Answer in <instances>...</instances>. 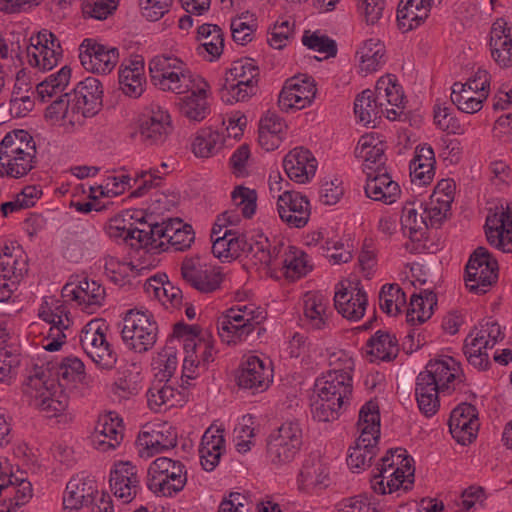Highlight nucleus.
<instances>
[{"label":"nucleus","instance_id":"nucleus-9","mask_svg":"<svg viewBox=\"0 0 512 512\" xmlns=\"http://www.w3.org/2000/svg\"><path fill=\"white\" fill-rule=\"evenodd\" d=\"M465 284L470 292L485 294L498 279V262L484 247H478L466 265Z\"/></svg>","mask_w":512,"mask_h":512},{"label":"nucleus","instance_id":"nucleus-53","mask_svg":"<svg viewBox=\"0 0 512 512\" xmlns=\"http://www.w3.org/2000/svg\"><path fill=\"white\" fill-rule=\"evenodd\" d=\"M503 337L504 334L501 331L500 325L495 320L489 318L480 324L479 331L471 340L481 344V347L493 348Z\"/></svg>","mask_w":512,"mask_h":512},{"label":"nucleus","instance_id":"nucleus-23","mask_svg":"<svg viewBox=\"0 0 512 512\" xmlns=\"http://www.w3.org/2000/svg\"><path fill=\"white\" fill-rule=\"evenodd\" d=\"M491 55L503 68L512 66V27L504 19H497L490 31Z\"/></svg>","mask_w":512,"mask_h":512},{"label":"nucleus","instance_id":"nucleus-42","mask_svg":"<svg viewBox=\"0 0 512 512\" xmlns=\"http://www.w3.org/2000/svg\"><path fill=\"white\" fill-rule=\"evenodd\" d=\"M415 204V202L405 203L402 209L401 225L404 231L408 230L411 240L420 241L428 228V222L425 216L419 215Z\"/></svg>","mask_w":512,"mask_h":512},{"label":"nucleus","instance_id":"nucleus-45","mask_svg":"<svg viewBox=\"0 0 512 512\" xmlns=\"http://www.w3.org/2000/svg\"><path fill=\"white\" fill-rule=\"evenodd\" d=\"M96 289H90V283L87 278L81 280L78 285L67 283L62 288V296L71 298L84 306L87 313H94V305L96 304Z\"/></svg>","mask_w":512,"mask_h":512},{"label":"nucleus","instance_id":"nucleus-56","mask_svg":"<svg viewBox=\"0 0 512 512\" xmlns=\"http://www.w3.org/2000/svg\"><path fill=\"white\" fill-rule=\"evenodd\" d=\"M269 240L264 235L249 239L246 255L255 260V264L270 265L271 255L269 253Z\"/></svg>","mask_w":512,"mask_h":512},{"label":"nucleus","instance_id":"nucleus-20","mask_svg":"<svg viewBox=\"0 0 512 512\" xmlns=\"http://www.w3.org/2000/svg\"><path fill=\"white\" fill-rule=\"evenodd\" d=\"M96 494L94 477H74L66 485L63 507L66 512H76L82 507H93Z\"/></svg>","mask_w":512,"mask_h":512},{"label":"nucleus","instance_id":"nucleus-43","mask_svg":"<svg viewBox=\"0 0 512 512\" xmlns=\"http://www.w3.org/2000/svg\"><path fill=\"white\" fill-rule=\"evenodd\" d=\"M70 77L71 69L68 66H64L56 74H52L40 82L36 87L40 100L45 102L46 98L62 93L69 84Z\"/></svg>","mask_w":512,"mask_h":512},{"label":"nucleus","instance_id":"nucleus-58","mask_svg":"<svg viewBox=\"0 0 512 512\" xmlns=\"http://www.w3.org/2000/svg\"><path fill=\"white\" fill-rule=\"evenodd\" d=\"M231 197L234 204L242 208V214L245 218H251L255 214L257 200L255 190L238 186L232 192Z\"/></svg>","mask_w":512,"mask_h":512},{"label":"nucleus","instance_id":"nucleus-51","mask_svg":"<svg viewBox=\"0 0 512 512\" xmlns=\"http://www.w3.org/2000/svg\"><path fill=\"white\" fill-rule=\"evenodd\" d=\"M405 302V292L396 284L384 285L379 293V304L383 312L395 316Z\"/></svg>","mask_w":512,"mask_h":512},{"label":"nucleus","instance_id":"nucleus-30","mask_svg":"<svg viewBox=\"0 0 512 512\" xmlns=\"http://www.w3.org/2000/svg\"><path fill=\"white\" fill-rule=\"evenodd\" d=\"M225 440L221 430L214 433L208 429L201 440L199 454L201 465L206 471H213L218 465L222 452L224 450Z\"/></svg>","mask_w":512,"mask_h":512},{"label":"nucleus","instance_id":"nucleus-31","mask_svg":"<svg viewBox=\"0 0 512 512\" xmlns=\"http://www.w3.org/2000/svg\"><path fill=\"white\" fill-rule=\"evenodd\" d=\"M203 86L181 98L179 102L180 113L191 121L200 122L209 113V106L206 96L208 84L202 81Z\"/></svg>","mask_w":512,"mask_h":512},{"label":"nucleus","instance_id":"nucleus-38","mask_svg":"<svg viewBox=\"0 0 512 512\" xmlns=\"http://www.w3.org/2000/svg\"><path fill=\"white\" fill-rule=\"evenodd\" d=\"M328 300L318 293H307L304 300V316L314 329H323L328 321Z\"/></svg>","mask_w":512,"mask_h":512},{"label":"nucleus","instance_id":"nucleus-55","mask_svg":"<svg viewBox=\"0 0 512 512\" xmlns=\"http://www.w3.org/2000/svg\"><path fill=\"white\" fill-rule=\"evenodd\" d=\"M469 337L465 339L463 351L468 362L479 370H486L489 365V356L486 352L488 348L481 347V344L476 343L473 340L469 341Z\"/></svg>","mask_w":512,"mask_h":512},{"label":"nucleus","instance_id":"nucleus-28","mask_svg":"<svg viewBox=\"0 0 512 512\" xmlns=\"http://www.w3.org/2000/svg\"><path fill=\"white\" fill-rule=\"evenodd\" d=\"M385 143L378 136L364 135L360 138L355 154L363 160V171L375 170L376 166H384Z\"/></svg>","mask_w":512,"mask_h":512},{"label":"nucleus","instance_id":"nucleus-29","mask_svg":"<svg viewBox=\"0 0 512 512\" xmlns=\"http://www.w3.org/2000/svg\"><path fill=\"white\" fill-rule=\"evenodd\" d=\"M443 392L437 384L420 372L416 378L415 396L418 408L426 417L433 416L440 407L439 393Z\"/></svg>","mask_w":512,"mask_h":512},{"label":"nucleus","instance_id":"nucleus-17","mask_svg":"<svg viewBox=\"0 0 512 512\" xmlns=\"http://www.w3.org/2000/svg\"><path fill=\"white\" fill-rule=\"evenodd\" d=\"M277 209L280 218L294 228L304 227L310 217V205L306 196L285 190L278 196Z\"/></svg>","mask_w":512,"mask_h":512},{"label":"nucleus","instance_id":"nucleus-50","mask_svg":"<svg viewBox=\"0 0 512 512\" xmlns=\"http://www.w3.org/2000/svg\"><path fill=\"white\" fill-rule=\"evenodd\" d=\"M219 335L227 343L245 340L253 331L254 324L234 323L228 317L223 315L217 324Z\"/></svg>","mask_w":512,"mask_h":512},{"label":"nucleus","instance_id":"nucleus-13","mask_svg":"<svg viewBox=\"0 0 512 512\" xmlns=\"http://www.w3.org/2000/svg\"><path fill=\"white\" fill-rule=\"evenodd\" d=\"M28 62L42 71L51 70L62 57V49L56 36L43 30L31 38V47L27 48Z\"/></svg>","mask_w":512,"mask_h":512},{"label":"nucleus","instance_id":"nucleus-7","mask_svg":"<svg viewBox=\"0 0 512 512\" xmlns=\"http://www.w3.org/2000/svg\"><path fill=\"white\" fill-rule=\"evenodd\" d=\"M157 334V323L148 310L130 309L123 318V342L137 353L150 350L156 343Z\"/></svg>","mask_w":512,"mask_h":512},{"label":"nucleus","instance_id":"nucleus-52","mask_svg":"<svg viewBox=\"0 0 512 512\" xmlns=\"http://www.w3.org/2000/svg\"><path fill=\"white\" fill-rule=\"evenodd\" d=\"M302 43L311 50L326 54L327 58L337 55V44L327 35H319L317 32L310 34L309 31H305Z\"/></svg>","mask_w":512,"mask_h":512},{"label":"nucleus","instance_id":"nucleus-24","mask_svg":"<svg viewBox=\"0 0 512 512\" xmlns=\"http://www.w3.org/2000/svg\"><path fill=\"white\" fill-rule=\"evenodd\" d=\"M144 69V60L139 56L121 64L119 85L126 96L138 98L143 94L146 83Z\"/></svg>","mask_w":512,"mask_h":512},{"label":"nucleus","instance_id":"nucleus-25","mask_svg":"<svg viewBox=\"0 0 512 512\" xmlns=\"http://www.w3.org/2000/svg\"><path fill=\"white\" fill-rule=\"evenodd\" d=\"M422 373L427 380L434 381L443 392L449 390L450 384L462 376L460 363L450 356L430 360Z\"/></svg>","mask_w":512,"mask_h":512},{"label":"nucleus","instance_id":"nucleus-15","mask_svg":"<svg viewBox=\"0 0 512 512\" xmlns=\"http://www.w3.org/2000/svg\"><path fill=\"white\" fill-rule=\"evenodd\" d=\"M237 385L252 393L265 391L272 382V369L258 356H248L236 373Z\"/></svg>","mask_w":512,"mask_h":512},{"label":"nucleus","instance_id":"nucleus-8","mask_svg":"<svg viewBox=\"0 0 512 512\" xmlns=\"http://www.w3.org/2000/svg\"><path fill=\"white\" fill-rule=\"evenodd\" d=\"M185 466L167 457L155 459L147 471V487L156 494L172 496L186 484Z\"/></svg>","mask_w":512,"mask_h":512},{"label":"nucleus","instance_id":"nucleus-10","mask_svg":"<svg viewBox=\"0 0 512 512\" xmlns=\"http://www.w3.org/2000/svg\"><path fill=\"white\" fill-rule=\"evenodd\" d=\"M303 444V432L296 420L284 422L267 440V456L274 464L292 461Z\"/></svg>","mask_w":512,"mask_h":512},{"label":"nucleus","instance_id":"nucleus-44","mask_svg":"<svg viewBox=\"0 0 512 512\" xmlns=\"http://www.w3.org/2000/svg\"><path fill=\"white\" fill-rule=\"evenodd\" d=\"M0 146L35 161L36 145L32 136L27 131L16 130L8 133L1 141Z\"/></svg>","mask_w":512,"mask_h":512},{"label":"nucleus","instance_id":"nucleus-4","mask_svg":"<svg viewBox=\"0 0 512 512\" xmlns=\"http://www.w3.org/2000/svg\"><path fill=\"white\" fill-rule=\"evenodd\" d=\"M329 365L333 368L316 380L317 396L346 406L352 395L351 373L354 370V361L347 353L339 351L329 356Z\"/></svg>","mask_w":512,"mask_h":512},{"label":"nucleus","instance_id":"nucleus-2","mask_svg":"<svg viewBox=\"0 0 512 512\" xmlns=\"http://www.w3.org/2000/svg\"><path fill=\"white\" fill-rule=\"evenodd\" d=\"M75 105L69 111V98L65 93L54 100L46 108L45 117L54 123L63 122V125H83L85 119L96 115V78L88 76L80 81L74 89Z\"/></svg>","mask_w":512,"mask_h":512},{"label":"nucleus","instance_id":"nucleus-21","mask_svg":"<svg viewBox=\"0 0 512 512\" xmlns=\"http://www.w3.org/2000/svg\"><path fill=\"white\" fill-rule=\"evenodd\" d=\"M181 275L187 283L202 293L217 290L222 282L219 271L200 268L198 259H185L181 264Z\"/></svg>","mask_w":512,"mask_h":512},{"label":"nucleus","instance_id":"nucleus-39","mask_svg":"<svg viewBox=\"0 0 512 512\" xmlns=\"http://www.w3.org/2000/svg\"><path fill=\"white\" fill-rule=\"evenodd\" d=\"M369 354L381 361L394 360L399 352L398 342L394 335L386 331H377L368 341Z\"/></svg>","mask_w":512,"mask_h":512},{"label":"nucleus","instance_id":"nucleus-11","mask_svg":"<svg viewBox=\"0 0 512 512\" xmlns=\"http://www.w3.org/2000/svg\"><path fill=\"white\" fill-rule=\"evenodd\" d=\"M143 368L139 362H130L117 370V376L103 379V389L108 398L123 402L137 396L143 389Z\"/></svg>","mask_w":512,"mask_h":512},{"label":"nucleus","instance_id":"nucleus-41","mask_svg":"<svg viewBox=\"0 0 512 512\" xmlns=\"http://www.w3.org/2000/svg\"><path fill=\"white\" fill-rule=\"evenodd\" d=\"M384 45L374 39L364 42L363 46L357 51L360 60V68L366 73L377 71L384 64Z\"/></svg>","mask_w":512,"mask_h":512},{"label":"nucleus","instance_id":"nucleus-48","mask_svg":"<svg viewBox=\"0 0 512 512\" xmlns=\"http://www.w3.org/2000/svg\"><path fill=\"white\" fill-rule=\"evenodd\" d=\"M163 381L166 380L157 378L147 391L148 406L155 412L160 411L163 406H173L172 400L175 397V389L166 383L163 384Z\"/></svg>","mask_w":512,"mask_h":512},{"label":"nucleus","instance_id":"nucleus-35","mask_svg":"<svg viewBox=\"0 0 512 512\" xmlns=\"http://www.w3.org/2000/svg\"><path fill=\"white\" fill-rule=\"evenodd\" d=\"M17 152L0 146V175L12 178H20L26 175L34 167L31 160Z\"/></svg>","mask_w":512,"mask_h":512},{"label":"nucleus","instance_id":"nucleus-33","mask_svg":"<svg viewBox=\"0 0 512 512\" xmlns=\"http://www.w3.org/2000/svg\"><path fill=\"white\" fill-rule=\"evenodd\" d=\"M436 305L437 296L432 290L424 289L419 294L414 293L410 298L407 310V322L411 324L416 321L420 324L424 323L431 317Z\"/></svg>","mask_w":512,"mask_h":512},{"label":"nucleus","instance_id":"nucleus-40","mask_svg":"<svg viewBox=\"0 0 512 512\" xmlns=\"http://www.w3.org/2000/svg\"><path fill=\"white\" fill-rule=\"evenodd\" d=\"M380 101L377 95L370 89H366L359 94L354 102V112L360 122L369 124L375 122L380 117Z\"/></svg>","mask_w":512,"mask_h":512},{"label":"nucleus","instance_id":"nucleus-49","mask_svg":"<svg viewBox=\"0 0 512 512\" xmlns=\"http://www.w3.org/2000/svg\"><path fill=\"white\" fill-rule=\"evenodd\" d=\"M103 327H106L105 320L98 318V370L111 371L116 367L118 354L113 345L107 340Z\"/></svg>","mask_w":512,"mask_h":512},{"label":"nucleus","instance_id":"nucleus-6","mask_svg":"<svg viewBox=\"0 0 512 512\" xmlns=\"http://www.w3.org/2000/svg\"><path fill=\"white\" fill-rule=\"evenodd\" d=\"M259 68L252 59L234 61L226 72L221 88V98L224 102L246 101L258 91Z\"/></svg>","mask_w":512,"mask_h":512},{"label":"nucleus","instance_id":"nucleus-19","mask_svg":"<svg viewBox=\"0 0 512 512\" xmlns=\"http://www.w3.org/2000/svg\"><path fill=\"white\" fill-rule=\"evenodd\" d=\"M365 193L367 197L392 204L400 195V187L393 181L384 166H376L375 170L367 171Z\"/></svg>","mask_w":512,"mask_h":512},{"label":"nucleus","instance_id":"nucleus-5","mask_svg":"<svg viewBox=\"0 0 512 512\" xmlns=\"http://www.w3.org/2000/svg\"><path fill=\"white\" fill-rule=\"evenodd\" d=\"M151 83L161 91L181 94L192 86V74L185 63L172 55H158L149 62Z\"/></svg>","mask_w":512,"mask_h":512},{"label":"nucleus","instance_id":"nucleus-59","mask_svg":"<svg viewBox=\"0 0 512 512\" xmlns=\"http://www.w3.org/2000/svg\"><path fill=\"white\" fill-rule=\"evenodd\" d=\"M26 271V259L22 254L0 255V275L4 277H22Z\"/></svg>","mask_w":512,"mask_h":512},{"label":"nucleus","instance_id":"nucleus-34","mask_svg":"<svg viewBox=\"0 0 512 512\" xmlns=\"http://www.w3.org/2000/svg\"><path fill=\"white\" fill-rule=\"evenodd\" d=\"M429 10L423 0H401L397 11L400 28L408 31L418 27L428 17Z\"/></svg>","mask_w":512,"mask_h":512},{"label":"nucleus","instance_id":"nucleus-63","mask_svg":"<svg viewBox=\"0 0 512 512\" xmlns=\"http://www.w3.org/2000/svg\"><path fill=\"white\" fill-rule=\"evenodd\" d=\"M377 503L367 495H358L344 500L337 512H378Z\"/></svg>","mask_w":512,"mask_h":512},{"label":"nucleus","instance_id":"nucleus-18","mask_svg":"<svg viewBox=\"0 0 512 512\" xmlns=\"http://www.w3.org/2000/svg\"><path fill=\"white\" fill-rule=\"evenodd\" d=\"M110 486L114 495L131 502L141 490L138 469L130 462H118L110 472Z\"/></svg>","mask_w":512,"mask_h":512},{"label":"nucleus","instance_id":"nucleus-3","mask_svg":"<svg viewBox=\"0 0 512 512\" xmlns=\"http://www.w3.org/2000/svg\"><path fill=\"white\" fill-rule=\"evenodd\" d=\"M413 458L402 448L390 449L381 458L377 472L372 476L371 488L377 494H391L403 488L407 491L414 482Z\"/></svg>","mask_w":512,"mask_h":512},{"label":"nucleus","instance_id":"nucleus-37","mask_svg":"<svg viewBox=\"0 0 512 512\" xmlns=\"http://www.w3.org/2000/svg\"><path fill=\"white\" fill-rule=\"evenodd\" d=\"M138 442L151 454L159 453L177 445V434L171 431L170 427L163 426L160 430L153 429L140 433Z\"/></svg>","mask_w":512,"mask_h":512},{"label":"nucleus","instance_id":"nucleus-27","mask_svg":"<svg viewBox=\"0 0 512 512\" xmlns=\"http://www.w3.org/2000/svg\"><path fill=\"white\" fill-rule=\"evenodd\" d=\"M122 418L114 412L109 411L98 418L102 429L98 431V452L114 451L123 441Z\"/></svg>","mask_w":512,"mask_h":512},{"label":"nucleus","instance_id":"nucleus-47","mask_svg":"<svg viewBox=\"0 0 512 512\" xmlns=\"http://www.w3.org/2000/svg\"><path fill=\"white\" fill-rule=\"evenodd\" d=\"M223 136L211 129L202 130L195 138L192 149L197 157H209L222 148Z\"/></svg>","mask_w":512,"mask_h":512},{"label":"nucleus","instance_id":"nucleus-14","mask_svg":"<svg viewBox=\"0 0 512 512\" xmlns=\"http://www.w3.org/2000/svg\"><path fill=\"white\" fill-rule=\"evenodd\" d=\"M172 129L169 112L158 104H151L140 120L139 132L146 145L164 143Z\"/></svg>","mask_w":512,"mask_h":512},{"label":"nucleus","instance_id":"nucleus-16","mask_svg":"<svg viewBox=\"0 0 512 512\" xmlns=\"http://www.w3.org/2000/svg\"><path fill=\"white\" fill-rule=\"evenodd\" d=\"M478 429V411L475 406L461 403L452 410L449 418V430L459 444H470L476 438Z\"/></svg>","mask_w":512,"mask_h":512},{"label":"nucleus","instance_id":"nucleus-12","mask_svg":"<svg viewBox=\"0 0 512 512\" xmlns=\"http://www.w3.org/2000/svg\"><path fill=\"white\" fill-rule=\"evenodd\" d=\"M12 467L8 459L0 456V512H18L32 497V485L29 481L11 480Z\"/></svg>","mask_w":512,"mask_h":512},{"label":"nucleus","instance_id":"nucleus-32","mask_svg":"<svg viewBox=\"0 0 512 512\" xmlns=\"http://www.w3.org/2000/svg\"><path fill=\"white\" fill-rule=\"evenodd\" d=\"M329 470L327 465L319 458L307 459L298 476L299 488L308 490L314 487H327Z\"/></svg>","mask_w":512,"mask_h":512},{"label":"nucleus","instance_id":"nucleus-36","mask_svg":"<svg viewBox=\"0 0 512 512\" xmlns=\"http://www.w3.org/2000/svg\"><path fill=\"white\" fill-rule=\"evenodd\" d=\"M280 265L286 278L291 280L305 276L312 270L307 254L294 246H288L284 250V258Z\"/></svg>","mask_w":512,"mask_h":512},{"label":"nucleus","instance_id":"nucleus-62","mask_svg":"<svg viewBox=\"0 0 512 512\" xmlns=\"http://www.w3.org/2000/svg\"><path fill=\"white\" fill-rule=\"evenodd\" d=\"M472 91L467 89L462 94L452 96V103L464 112L473 114L481 110L483 101L487 98V94H479L477 97L472 95Z\"/></svg>","mask_w":512,"mask_h":512},{"label":"nucleus","instance_id":"nucleus-54","mask_svg":"<svg viewBox=\"0 0 512 512\" xmlns=\"http://www.w3.org/2000/svg\"><path fill=\"white\" fill-rule=\"evenodd\" d=\"M343 407L344 405H339L337 402L325 401L324 397L317 396V399L311 403V413L315 420L329 422L338 418Z\"/></svg>","mask_w":512,"mask_h":512},{"label":"nucleus","instance_id":"nucleus-60","mask_svg":"<svg viewBox=\"0 0 512 512\" xmlns=\"http://www.w3.org/2000/svg\"><path fill=\"white\" fill-rule=\"evenodd\" d=\"M173 0H139L141 14L148 21H158L169 12Z\"/></svg>","mask_w":512,"mask_h":512},{"label":"nucleus","instance_id":"nucleus-1","mask_svg":"<svg viewBox=\"0 0 512 512\" xmlns=\"http://www.w3.org/2000/svg\"><path fill=\"white\" fill-rule=\"evenodd\" d=\"M84 378V364L76 357L49 361L45 366L35 365L23 382V396L30 406L49 417L57 416L68 406V396L63 388L73 382H82Z\"/></svg>","mask_w":512,"mask_h":512},{"label":"nucleus","instance_id":"nucleus-57","mask_svg":"<svg viewBox=\"0 0 512 512\" xmlns=\"http://www.w3.org/2000/svg\"><path fill=\"white\" fill-rule=\"evenodd\" d=\"M377 454V448H370L355 444L350 448V453L347 457V464L353 471H359L369 467L372 459Z\"/></svg>","mask_w":512,"mask_h":512},{"label":"nucleus","instance_id":"nucleus-61","mask_svg":"<svg viewBox=\"0 0 512 512\" xmlns=\"http://www.w3.org/2000/svg\"><path fill=\"white\" fill-rule=\"evenodd\" d=\"M247 15L241 14L239 17L231 21V32L233 40L241 45H245L252 41V35L255 31L256 24L255 20H251V23L245 21Z\"/></svg>","mask_w":512,"mask_h":512},{"label":"nucleus","instance_id":"nucleus-46","mask_svg":"<svg viewBox=\"0 0 512 512\" xmlns=\"http://www.w3.org/2000/svg\"><path fill=\"white\" fill-rule=\"evenodd\" d=\"M375 94L380 101V106L383 105L382 100H386L388 104L395 106L397 109L403 108L404 94L402 87L396 83L395 76L381 77L376 83Z\"/></svg>","mask_w":512,"mask_h":512},{"label":"nucleus","instance_id":"nucleus-26","mask_svg":"<svg viewBox=\"0 0 512 512\" xmlns=\"http://www.w3.org/2000/svg\"><path fill=\"white\" fill-rule=\"evenodd\" d=\"M367 302L366 292L358 286L351 291L340 290L334 296V305L337 311L351 321H358L364 316Z\"/></svg>","mask_w":512,"mask_h":512},{"label":"nucleus","instance_id":"nucleus-22","mask_svg":"<svg viewBox=\"0 0 512 512\" xmlns=\"http://www.w3.org/2000/svg\"><path fill=\"white\" fill-rule=\"evenodd\" d=\"M283 167L291 180L305 183L315 175L317 163L309 150L299 147L291 150L284 157Z\"/></svg>","mask_w":512,"mask_h":512},{"label":"nucleus","instance_id":"nucleus-64","mask_svg":"<svg viewBox=\"0 0 512 512\" xmlns=\"http://www.w3.org/2000/svg\"><path fill=\"white\" fill-rule=\"evenodd\" d=\"M252 503L247 496L239 492H231L227 498H224L218 512H251Z\"/></svg>","mask_w":512,"mask_h":512}]
</instances>
